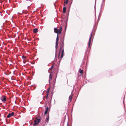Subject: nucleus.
I'll return each instance as SVG.
<instances>
[{"label": "nucleus", "instance_id": "ddd939ff", "mask_svg": "<svg viewBox=\"0 0 126 126\" xmlns=\"http://www.w3.org/2000/svg\"><path fill=\"white\" fill-rule=\"evenodd\" d=\"M11 113H9L8 114V115L7 116V118H10V117H11Z\"/></svg>", "mask_w": 126, "mask_h": 126}, {"label": "nucleus", "instance_id": "dca6fc26", "mask_svg": "<svg viewBox=\"0 0 126 126\" xmlns=\"http://www.w3.org/2000/svg\"><path fill=\"white\" fill-rule=\"evenodd\" d=\"M68 0H65L64 3L67 4L68 3Z\"/></svg>", "mask_w": 126, "mask_h": 126}, {"label": "nucleus", "instance_id": "1a4fd4ad", "mask_svg": "<svg viewBox=\"0 0 126 126\" xmlns=\"http://www.w3.org/2000/svg\"><path fill=\"white\" fill-rule=\"evenodd\" d=\"M48 107H47L46 108V110L45 112V114H47V111H48Z\"/></svg>", "mask_w": 126, "mask_h": 126}, {"label": "nucleus", "instance_id": "4be33fe9", "mask_svg": "<svg viewBox=\"0 0 126 126\" xmlns=\"http://www.w3.org/2000/svg\"><path fill=\"white\" fill-rule=\"evenodd\" d=\"M124 98H125V97H124V100H123V103H124Z\"/></svg>", "mask_w": 126, "mask_h": 126}, {"label": "nucleus", "instance_id": "20e7f679", "mask_svg": "<svg viewBox=\"0 0 126 126\" xmlns=\"http://www.w3.org/2000/svg\"><path fill=\"white\" fill-rule=\"evenodd\" d=\"M64 52V51L63 48V49L62 50V54H61V59H62L63 57Z\"/></svg>", "mask_w": 126, "mask_h": 126}, {"label": "nucleus", "instance_id": "2eb2a0df", "mask_svg": "<svg viewBox=\"0 0 126 126\" xmlns=\"http://www.w3.org/2000/svg\"><path fill=\"white\" fill-rule=\"evenodd\" d=\"M72 96H69V100H70V102L71 101V100L72 99Z\"/></svg>", "mask_w": 126, "mask_h": 126}, {"label": "nucleus", "instance_id": "5701e85b", "mask_svg": "<svg viewBox=\"0 0 126 126\" xmlns=\"http://www.w3.org/2000/svg\"><path fill=\"white\" fill-rule=\"evenodd\" d=\"M60 51L59 53H60Z\"/></svg>", "mask_w": 126, "mask_h": 126}, {"label": "nucleus", "instance_id": "6ab92c4d", "mask_svg": "<svg viewBox=\"0 0 126 126\" xmlns=\"http://www.w3.org/2000/svg\"><path fill=\"white\" fill-rule=\"evenodd\" d=\"M22 59H25V58H26V57L25 56H22Z\"/></svg>", "mask_w": 126, "mask_h": 126}, {"label": "nucleus", "instance_id": "7ed1b4c3", "mask_svg": "<svg viewBox=\"0 0 126 126\" xmlns=\"http://www.w3.org/2000/svg\"><path fill=\"white\" fill-rule=\"evenodd\" d=\"M92 31L91 32V34L90 35V37L89 39V42H88V48L90 47V43L91 40V38L92 37Z\"/></svg>", "mask_w": 126, "mask_h": 126}, {"label": "nucleus", "instance_id": "4468645a", "mask_svg": "<svg viewBox=\"0 0 126 126\" xmlns=\"http://www.w3.org/2000/svg\"><path fill=\"white\" fill-rule=\"evenodd\" d=\"M62 27H60V29H59V30L60 31H59V34H60L61 32V31H62Z\"/></svg>", "mask_w": 126, "mask_h": 126}, {"label": "nucleus", "instance_id": "a878e982", "mask_svg": "<svg viewBox=\"0 0 126 126\" xmlns=\"http://www.w3.org/2000/svg\"><path fill=\"white\" fill-rule=\"evenodd\" d=\"M53 67V66H52V67H51V68L52 67Z\"/></svg>", "mask_w": 126, "mask_h": 126}, {"label": "nucleus", "instance_id": "393cba45", "mask_svg": "<svg viewBox=\"0 0 126 126\" xmlns=\"http://www.w3.org/2000/svg\"><path fill=\"white\" fill-rule=\"evenodd\" d=\"M53 67V66H52V67H51V68L52 67Z\"/></svg>", "mask_w": 126, "mask_h": 126}, {"label": "nucleus", "instance_id": "0eeeda50", "mask_svg": "<svg viewBox=\"0 0 126 126\" xmlns=\"http://www.w3.org/2000/svg\"><path fill=\"white\" fill-rule=\"evenodd\" d=\"M1 100L3 102L5 101L6 100V99L5 97L3 96V97L1 98Z\"/></svg>", "mask_w": 126, "mask_h": 126}, {"label": "nucleus", "instance_id": "f3484780", "mask_svg": "<svg viewBox=\"0 0 126 126\" xmlns=\"http://www.w3.org/2000/svg\"><path fill=\"white\" fill-rule=\"evenodd\" d=\"M49 92V91L48 90L47 91V96H46V98L47 99L48 98V93Z\"/></svg>", "mask_w": 126, "mask_h": 126}, {"label": "nucleus", "instance_id": "6e6552de", "mask_svg": "<svg viewBox=\"0 0 126 126\" xmlns=\"http://www.w3.org/2000/svg\"><path fill=\"white\" fill-rule=\"evenodd\" d=\"M63 12L64 13H65L66 11V8L65 7H64L63 8Z\"/></svg>", "mask_w": 126, "mask_h": 126}, {"label": "nucleus", "instance_id": "39448f33", "mask_svg": "<svg viewBox=\"0 0 126 126\" xmlns=\"http://www.w3.org/2000/svg\"><path fill=\"white\" fill-rule=\"evenodd\" d=\"M46 120L47 121L46 122H47V123L48 122L49 120V115H47V116L46 118Z\"/></svg>", "mask_w": 126, "mask_h": 126}, {"label": "nucleus", "instance_id": "9b49d317", "mask_svg": "<svg viewBox=\"0 0 126 126\" xmlns=\"http://www.w3.org/2000/svg\"><path fill=\"white\" fill-rule=\"evenodd\" d=\"M79 73L81 74H82L83 73V71L82 70H81L80 68L79 69Z\"/></svg>", "mask_w": 126, "mask_h": 126}, {"label": "nucleus", "instance_id": "f03ea898", "mask_svg": "<svg viewBox=\"0 0 126 126\" xmlns=\"http://www.w3.org/2000/svg\"><path fill=\"white\" fill-rule=\"evenodd\" d=\"M39 118H36L34 121V123L33 124V126H34L38 124L41 121V117L40 116H39Z\"/></svg>", "mask_w": 126, "mask_h": 126}, {"label": "nucleus", "instance_id": "412c9836", "mask_svg": "<svg viewBox=\"0 0 126 126\" xmlns=\"http://www.w3.org/2000/svg\"><path fill=\"white\" fill-rule=\"evenodd\" d=\"M65 4V3H64V4H63V6H64V7H65V4Z\"/></svg>", "mask_w": 126, "mask_h": 126}, {"label": "nucleus", "instance_id": "aec40b11", "mask_svg": "<svg viewBox=\"0 0 126 126\" xmlns=\"http://www.w3.org/2000/svg\"><path fill=\"white\" fill-rule=\"evenodd\" d=\"M27 62V61H25V60H24L23 61V62L24 63H26V62Z\"/></svg>", "mask_w": 126, "mask_h": 126}, {"label": "nucleus", "instance_id": "423d86ee", "mask_svg": "<svg viewBox=\"0 0 126 126\" xmlns=\"http://www.w3.org/2000/svg\"><path fill=\"white\" fill-rule=\"evenodd\" d=\"M52 79V75L51 74H50L49 76V83H50V81Z\"/></svg>", "mask_w": 126, "mask_h": 126}, {"label": "nucleus", "instance_id": "9d476101", "mask_svg": "<svg viewBox=\"0 0 126 126\" xmlns=\"http://www.w3.org/2000/svg\"><path fill=\"white\" fill-rule=\"evenodd\" d=\"M33 31L34 33H37L38 32V29L36 28L35 29H34Z\"/></svg>", "mask_w": 126, "mask_h": 126}, {"label": "nucleus", "instance_id": "f257e3e1", "mask_svg": "<svg viewBox=\"0 0 126 126\" xmlns=\"http://www.w3.org/2000/svg\"><path fill=\"white\" fill-rule=\"evenodd\" d=\"M54 31L55 33H57L56 38L55 45L56 52H57V49L58 47V42L59 40L58 34H59V32L60 31L59 29H58L56 28H55L54 29Z\"/></svg>", "mask_w": 126, "mask_h": 126}, {"label": "nucleus", "instance_id": "f8f14e48", "mask_svg": "<svg viewBox=\"0 0 126 126\" xmlns=\"http://www.w3.org/2000/svg\"><path fill=\"white\" fill-rule=\"evenodd\" d=\"M64 46L63 41L62 43V44L61 45V48L62 47H63Z\"/></svg>", "mask_w": 126, "mask_h": 126}, {"label": "nucleus", "instance_id": "a211bd4d", "mask_svg": "<svg viewBox=\"0 0 126 126\" xmlns=\"http://www.w3.org/2000/svg\"><path fill=\"white\" fill-rule=\"evenodd\" d=\"M14 114V112H12L11 113V116H13Z\"/></svg>", "mask_w": 126, "mask_h": 126}, {"label": "nucleus", "instance_id": "b1692460", "mask_svg": "<svg viewBox=\"0 0 126 126\" xmlns=\"http://www.w3.org/2000/svg\"><path fill=\"white\" fill-rule=\"evenodd\" d=\"M53 67V66H52V67H51V68L52 67Z\"/></svg>", "mask_w": 126, "mask_h": 126}]
</instances>
